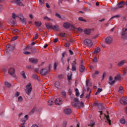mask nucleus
Listing matches in <instances>:
<instances>
[{"instance_id":"nucleus-1","label":"nucleus","mask_w":127,"mask_h":127,"mask_svg":"<svg viewBox=\"0 0 127 127\" xmlns=\"http://www.w3.org/2000/svg\"><path fill=\"white\" fill-rule=\"evenodd\" d=\"M12 14V17L13 19H15L16 17H18L20 21H21L22 23L23 24H26V18H24V17H23V15H22V14H19L18 15H16L15 13L13 12Z\"/></svg>"},{"instance_id":"nucleus-2","label":"nucleus","mask_w":127,"mask_h":127,"mask_svg":"<svg viewBox=\"0 0 127 127\" xmlns=\"http://www.w3.org/2000/svg\"><path fill=\"white\" fill-rule=\"evenodd\" d=\"M51 68V64H49V70L48 71V70H47V69L46 68H43L40 71V74H41V75H43V76H45V75H47V74L48 73V72L50 71Z\"/></svg>"},{"instance_id":"nucleus-3","label":"nucleus","mask_w":127,"mask_h":127,"mask_svg":"<svg viewBox=\"0 0 127 127\" xmlns=\"http://www.w3.org/2000/svg\"><path fill=\"white\" fill-rule=\"evenodd\" d=\"M26 88L27 89L26 94L29 96L31 91H32V87H31V83H29L26 86Z\"/></svg>"},{"instance_id":"nucleus-4","label":"nucleus","mask_w":127,"mask_h":127,"mask_svg":"<svg viewBox=\"0 0 127 127\" xmlns=\"http://www.w3.org/2000/svg\"><path fill=\"white\" fill-rule=\"evenodd\" d=\"M15 72V70L13 68H10L8 71V73L9 75H10V76H12V77H14V78H15L16 76L15 74H14V73Z\"/></svg>"},{"instance_id":"nucleus-5","label":"nucleus","mask_w":127,"mask_h":127,"mask_svg":"<svg viewBox=\"0 0 127 127\" xmlns=\"http://www.w3.org/2000/svg\"><path fill=\"white\" fill-rule=\"evenodd\" d=\"M124 4H125V2L124 1H121L118 4V6L114 7L113 9H120V8L123 7V5H124Z\"/></svg>"},{"instance_id":"nucleus-6","label":"nucleus","mask_w":127,"mask_h":127,"mask_svg":"<svg viewBox=\"0 0 127 127\" xmlns=\"http://www.w3.org/2000/svg\"><path fill=\"white\" fill-rule=\"evenodd\" d=\"M84 43L88 46H92L93 45V42H92V41L88 39L84 40Z\"/></svg>"},{"instance_id":"nucleus-7","label":"nucleus","mask_w":127,"mask_h":127,"mask_svg":"<svg viewBox=\"0 0 127 127\" xmlns=\"http://www.w3.org/2000/svg\"><path fill=\"white\" fill-rule=\"evenodd\" d=\"M120 103L122 105H127V97H122L120 100Z\"/></svg>"},{"instance_id":"nucleus-8","label":"nucleus","mask_w":127,"mask_h":127,"mask_svg":"<svg viewBox=\"0 0 127 127\" xmlns=\"http://www.w3.org/2000/svg\"><path fill=\"white\" fill-rule=\"evenodd\" d=\"M113 42V38L111 37H108L105 39V43L106 44H111Z\"/></svg>"},{"instance_id":"nucleus-9","label":"nucleus","mask_w":127,"mask_h":127,"mask_svg":"<svg viewBox=\"0 0 127 127\" xmlns=\"http://www.w3.org/2000/svg\"><path fill=\"white\" fill-rule=\"evenodd\" d=\"M29 62H31V63H32L33 64H37L38 63V60L37 59H34V58H30L29 59Z\"/></svg>"},{"instance_id":"nucleus-10","label":"nucleus","mask_w":127,"mask_h":127,"mask_svg":"<svg viewBox=\"0 0 127 127\" xmlns=\"http://www.w3.org/2000/svg\"><path fill=\"white\" fill-rule=\"evenodd\" d=\"M126 31H127V28L126 29L123 28V32L122 33V35L123 37L124 38V39H127V33H126Z\"/></svg>"},{"instance_id":"nucleus-11","label":"nucleus","mask_w":127,"mask_h":127,"mask_svg":"<svg viewBox=\"0 0 127 127\" xmlns=\"http://www.w3.org/2000/svg\"><path fill=\"white\" fill-rule=\"evenodd\" d=\"M126 63H127V60H124L121 61L117 64V66H118V67H122V66H123V65H125Z\"/></svg>"},{"instance_id":"nucleus-12","label":"nucleus","mask_w":127,"mask_h":127,"mask_svg":"<svg viewBox=\"0 0 127 127\" xmlns=\"http://www.w3.org/2000/svg\"><path fill=\"white\" fill-rule=\"evenodd\" d=\"M23 1V0H16L15 2L16 4L18 5H20L21 6H24V4H23V3L22 2Z\"/></svg>"},{"instance_id":"nucleus-13","label":"nucleus","mask_w":127,"mask_h":127,"mask_svg":"<svg viewBox=\"0 0 127 127\" xmlns=\"http://www.w3.org/2000/svg\"><path fill=\"white\" fill-rule=\"evenodd\" d=\"M55 103L58 106H60L62 105V100H60L59 98H57L55 100Z\"/></svg>"},{"instance_id":"nucleus-14","label":"nucleus","mask_w":127,"mask_h":127,"mask_svg":"<svg viewBox=\"0 0 127 127\" xmlns=\"http://www.w3.org/2000/svg\"><path fill=\"white\" fill-rule=\"evenodd\" d=\"M71 65H72V68H71L72 71H76V70H77V68H76V62L74 61L73 63L71 64Z\"/></svg>"},{"instance_id":"nucleus-15","label":"nucleus","mask_w":127,"mask_h":127,"mask_svg":"<svg viewBox=\"0 0 127 127\" xmlns=\"http://www.w3.org/2000/svg\"><path fill=\"white\" fill-rule=\"evenodd\" d=\"M8 49H9L10 51H12V50H13V49H14V47H11V46H10V45L9 44H8L6 46V51H7V50H8Z\"/></svg>"},{"instance_id":"nucleus-16","label":"nucleus","mask_w":127,"mask_h":127,"mask_svg":"<svg viewBox=\"0 0 127 127\" xmlns=\"http://www.w3.org/2000/svg\"><path fill=\"white\" fill-rule=\"evenodd\" d=\"M85 71V66L83 64H81L79 67V71L80 73H83Z\"/></svg>"},{"instance_id":"nucleus-17","label":"nucleus","mask_w":127,"mask_h":127,"mask_svg":"<svg viewBox=\"0 0 127 127\" xmlns=\"http://www.w3.org/2000/svg\"><path fill=\"white\" fill-rule=\"evenodd\" d=\"M71 113H72V111L70 108L66 109L64 110V114H65V115H70Z\"/></svg>"},{"instance_id":"nucleus-18","label":"nucleus","mask_w":127,"mask_h":127,"mask_svg":"<svg viewBox=\"0 0 127 127\" xmlns=\"http://www.w3.org/2000/svg\"><path fill=\"white\" fill-rule=\"evenodd\" d=\"M98 108L99 110H100V111H103V110H104V109H105V107H104V106H103V104H102V103L98 104Z\"/></svg>"},{"instance_id":"nucleus-19","label":"nucleus","mask_w":127,"mask_h":127,"mask_svg":"<svg viewBox=\"0 0 127 127\" xmlns=\"http://www.w3.org/2000/svg\"><path fill=\"white\" fill-rule=\"evenodd\" d=\"M84 31V33L87 35H90V34L91 33V29H85Z\"/></svg>"},{"instance_id":"nucleus-20","label":"nucleus","mask_w":127,"mask_h":127,"mask_svg":"<svg viewBox=\"0 0 127 127\" xmlns=\"http://www.w3.org/2000/svg\"><path fill=\"white\" fill-rule=\"evenodd\" d=\"M52 29H53V30H55V31H58V30H59V26L56 24L55 26H53Z\"/></svg>"},{"instance_id":"nucleus-21","label":"nucleus","mask_w":127,"mask_h":127,"mask_svg":"<svg viewBox=\"0 0 127 127\" xmlns=\"http://www.w3.org/2000/svg\"><path fill=\"white\" fill-rule=\"evenodd\" d=\"M63 27L66 29L70 27V23H64L63 24Z\"/></svg>"},{"instance_id":"nucleus-22","label":"nucleus","mask_w":127,"mask_h":127,"mask_svg":"<svg viewBox=\"0 0 127 127\" xmlns=\"http://www.w3.org/2000/svg\"><path fill=\"white\" fill-rule=\"evenodd\" d=\"M105 117L106 118V120L107 121H106V123H109V125H111V120H110V116H109V115L107 116V115H105Z\"/></svg>"},{"instance_id":"nucleus-23","label":"nucleus","mask_w":127,"mask_h":127,"mask_svg":"<svg viewBox=\"0 0 127 127\" xmlns=\"http://www.w3.org/2000/svg\"><path fill=\"white\" fill-rule=\"evenodd\" d=\"M32 79H35L36 80H38V81L40 80V79H39V77L36 74H33L32 75Z\"/></svg>"},{"instance_id":"nucleus-24","label":"nucleus","mask_w":127,"mask_h":127,"mask_svg":"<svg viewBox=\"0 0 127 127\" xmlns=\"http://www.w3.org/2000/svg\"><path fill=\"white\" fill-rule=\"evenodd\" d=\"M100 51H101V49L99 47H97L95 48L94 53V54H98Z\"/></svg>"},{"instance_id":"nucleus-25","label":"nucleus","mask_w":127,"mask_h":127,"mask_svg":"<svg viewBox=\"0 0 127 127\" xmlns=\"http://www.w3.org/2000/svg\"><path fill=\"white\" fill-rule=\"evenodd\" d=\"M65 55H66V53H65V52L63 53V54H62V58L61 59V61H62L63 65H64V58Z\"/></svg>"},{"instance_id":"nucleus-26","label":"nucleus","mask_w":127,"mask_h":127,"mask_svg":"<svg viewBox=\"0 0 127 127\" xmlns=\"http://www.w3.org/2000/svg\"><path fill=\"white\" fill-rule=\"evenodd\" d=\"M115 81H121V75L118 74L114 78Z\"/></svg>"},{"instance_id":"nucleus-27","label":"nucleus","mask_w":127,"mask_h":127,"mask_svg":"<svg viewBox=\"0 0 127 127\" xmlns=\"http://www.w3.org/2000/svg\"><path fill=\"white\" fill-rule=\"evenodd\" d=\"M71 105L72 107H74V108H78V107H79V104L76 102H72Z\"/></svg>"},{"instance_id":"nucleus-28","label":"nucleus","mask_w":127,"mask_h":127,"mask_svg":"<svg viewBox=\"0 0 127 127\" xmlns=\"http://www.w3.org/2000/svg\"><path fill=\"white\" fill-rule=\"evenodd\" d=\"M94 126H95V123L94 121H90L89 124L88 125L89 127H94Z\"/></svg>"},{"instance_id":"nucleus-29","label":"nucleus","mask_w":127,"mask_h":127,"mask_svg":"<svg viewBox=\"0 0 127 127\" xmlns=\"http://www.w3.org/2000/svg\"><path fill=\"white\" fill-rule=\"evenodd\" d=\"M46 25V27H47V28H48V29H52V28H53V26H52V24H45Z\"/></svg>"},{"instance_id":"nucleus-30","label":"nucleus","mask_w":127,"mask_h":127,"mask_svg":"<svg viewBox=\"0 0 127 127\" xmlns=\"http://www.w3.org/2000/svg\"><path fill=\"white\" fill-rule=\"evenodd\" d=\"M55 85L56 88H60V82H59V81H56L55 83Z\"/></svg>"},{"instance_id":"nucleus-31","label":"nucleus","mask_w":127,"mask_h":127,"mask_svg":"<svg viewBox=\"0 0 127 127\" xmlns=\"http://www.w3.org/2000/svg\"><path fill=\"white\" fill-rule=\"evenodd\" d=\"M12 32L14 35H17V33H19V31L18 29H15L12 31Z\"/></svg>"},{"instance_id":"nucleus-32","label":"nucleus","mask_w":127,"mask_h":127,"mask_svg":"<svg viewBox=\"0 0 127 127\" xmlns=\"http://www.w3.org/2000/svg\"><path fill=\"white\" fill-rule=\"evenodd\" d=\"M21 75L24 79H26V75H25V72H24V71H22L21 72Z\"/></svg>"},{"instance_id":"nucleus-33","label":"nucleus","mask_w":127,"mask_h":127,"mask_svg":"<svg viewBox=\"0 0 127 127\" xmlns=\"http://www.w3.org/2000/svg\"><path fill=\"white\" fill-rule=\"evenodd\" d=\"M4 85H5V86H6L7 88H9L10 87H11V84L7 81H5L4 82Z\"/></svg>"},{"instance_id":"nucleus-34","label":"nucleus","mask_w":127,"mask_h":127,"mask_svg":"<svg viewBox=\"0 0 127 127\" xmlns=\"http://www.w3.org/2000/svg\"><path fill=\"white\" fill-rule=\"evenodd\" d=\"M119 92L120 94H123V93H124V88L122 86L119 87Z\"/></svg>"},{"instance_id":"nucleus-35","label":"nucleus","mask_w":127,"mask_h":127,"mask_svg":"<svg viewBox=\"0 0 127 127\" xmlns=\"http://www.w3.org/2000/svg\"><path fill=\"white\" fill-rule=\"evenodd\" d=\"M119 18V17H121V15H116L115 16H114L113 17H112L110 19H109V21L112 20V19H113V18Z\"/></svg>"},{"instance_id":"nucleus-36","label":"nucleus","mask_w":127,"mask_h":127,"mask_svg":"<svg viewBox=\"0 0 127 127\" xmlns=\"http://www.w3.org/2000/svg\"><path fill=\"white\" fill-rule=\"evenodd\" d=\"M53 104H54V102H53V101L51 100H50L48 101V106H50V107H51V106H52Z\"/></svg>"},{"instance_id":"nucleus-37","label":"nucleus","mask_w":127,"mask_h":127,"mask_svg":"<svg viewBox=\"0 0 127 127\" xmlns=\"http://www.w3.org/2000/svg\"><path fill=\"white\" fill-rule=\"evenodd\" d=\"M103 91V89L102 88H98L97 92L95 93V95H99V93H101Z\"/></svg>"},{"instance_id":"nucleus-38","label":"nucleus","mask_w":127,"mask_h":127,"mask_svg":"<svg viewBox=\"0 0 127 127\" xmlns=\"http://www.w3.org/2000/svg\"><path fill=\"white\" fill-rule=\"evenodd\" d=\"M35 24L37 27H39L42 24L41 22H35Z\"/></svg>"},{"instance_id":"nucleus-39","label":"nucleus","mask_w":127,"mask_h":127,"mask_svg":"<svg viewBox=\"0 0 127 127\" xmlns=\"http://www.w3.org/2000/svg\"><path fill=\"white\" fill-rule=\"evenodd\" d=\"M77 104H79V106L78 107H77L78 108H81V107H84V103H83V102H78Z\"/></svg>"},{"instance_id":"nucleus-40","label":"nucleus","mask_w":127,"mask_h":127,"mask_svg":"<svg viewBox=\"0 0 127 127\" xmlns=\"http://www.w3.org/2000/svg\"><path fill=\"white\" fill-rule=\"evenodd\" d=\"M35 110H36V107H34L30 112V115H32V114H34L35 112Z\"/></svg>"},{"instance_id":"nucleus-41","label":"nucleus","mask_w":127,"mask_h":127,"mask_svg":"<svg viewBox=\"0 0 127 127\" xmlns=\"http://www.w3.org/2000/svg\"><path fill=\"white\" fill-rule=\"evenodd\" d=\"M10 23H11V24H15V19H13V18H11L10 20Z\"/></svg>"},{"instance_id":"nucleus-42","label":"nucleus","mask_w":127,"mask_h":127,"mask_svg":"<svg viewBox=\"0 0 127 127\" xmlns=\"http://www.w3.org/2000/svg\"><path fill=\"white\" fill-rule=\"evenodd\" d=\"M67 80L68 81H71V80H72V74L67 75Z\"/></svg>"},{"instance_id":"nucleus-43","label":"nucleus","mask_w":127,"mask_h":127,"mask_svg":"<svg viewBox=\"0 0 127 127\" xmlns=\"http://www.w3.org/2000/svg\"><path fill=\"white\" fill-rule=\"evenodd\" d=\"M99 74H100V72H99V71H98V70H96V71H95V73L94 74H93L92 76L96 77V75H98Z\"/></svg>"},{"instance_id":"nucleus-44","label":"nucleus","mask_w":127,"mask_h":127,"mask_svg":"<svg viewBox=\"0 0 127 127\" xmlns=\"http://www.w3.org/2000/svg\"><path fill=\"white\" fill-rule=\"evenodd\" d=\"M78 19L80 21H84V22H87V20H86V19L83 18V17H79V18H78Z\"/></svg>"},{"instance_id":"nucleus-45","label":"nucleus","mask_w":127,"mask_h":127,"mask_svg":"<svg viewBox=\"0 0 127 127\" xmlns=\"http://www.w3.org/2000/svg\"><path fill=\"white\" fill-rule=\"evenodd\" d=\"M127 73V66L126 67V68H124V69H123L124 75H126Z\"/></svg>"},{"instance_id":"nucleus-46","label":"nucleus","mask_w":127,"mask_h":127,"mask_svg":"<svg viewBox=\"0 0 127 127\" xmlns=\"http://www.w3.org/2000/svg\"><path fill=\"white\" fill-rule=\"evenodd\" d=\"M57 66H58V63H55L54 64V69L55 70H56L57 68Z\"/></svg>"},{"instance_id":"nucleus-47","label":"nucleus","mask_w":127,"mask_h":127,"mask_svg":"<svg viewBox=\"0 0 127 127\" xmlns=\"http://www.w3.org/2000/svg\"><path fill=\"white\" fill-rule=\"evenodd\" d=\"M115 83H116V80H113V81L109 82V84L110 85H114V84H115Z\"/></svg>"},{"instance_id":"nucleus-48","label":"nucleus","mask_w":127,"mask_h":127,"mask_svg":"<svg viewBox=\"0 0 127 127\" xmlns=\"http://www.w3.org/2000/svg\"><path fill=\"white\" fill-rule=\"evenodd\" d=\"M93 62H94V63H97V62H98V59L96 57H94L93 59Z\"/></svg>"},{"instance_id":"nucleus-49","label":"nucleus","mask_w":127,"mask_h":127,"mask_svg":"<svg viewBox=\"0 0 127 127\" xmlns=\"http://www.w3.org/2000/svg\"><path fill=\"white\" fill-rule=\"evenodd\" d=\"M23 99L22 98V97L19 96L18 98V102H22Z\"/></svg>"},{"instance_id":"nucleus-50","label":"nucleus","mask_w":127,"mask_h":127,"mask_svg":"<svg viewBox=\"0 0 127 127\" xmlns=\"http://www.w3.org/2000/svg\"><path fill=\"white\" fill-rule=\"evenodd\" d=\"M120 123H121V124H126V120L124 119H122L121 120H120Z\"/></svg>"},{"instance_id":"nucleus-51","label":"nucleus","mask_w":127,"mask_h":127,"mask_svg":"<svg viewBox=\"0 0 127 127\" xmlns=\"http://www.w3.org/2000/svg\"><path fill=\"white\" fill-rule=\"evenodd\" d=\"M16 39H17V36L13 37L12 38V39H11V41H14V40H16Z\"/></svg>"},{"instance_id":"nucleus-52","label":"nucleus","mask_w":127,"mask_h":127,"mask_svg":"<svg viewBox=\"0 0 127 127\" xmlns=\"http://www.w3.org/2000/svg\"><path fill=\"white\" fill-rule=\"evenodd\" d=\"M38 38V34H36L35 36L33 37V40H35V39H37Z\"/></svg>"},{"instance_id":"nucleus-53","label":"nucleus","mask_w":127,"mask_h":127,"mask_svg":"<svg viewBox=\"0 0 127 127\" xmlns=\"http://www.w3.org/2000/svg\"><path fill=\"white\" fill-rule=\"evenodd\" d=\"M107 76V74H106V72H104L102 75V81L105 79V77Z\"/></svg>"},{"instance_id":"nucleus-54","label":"nucleus","mask_w":127,"mask_h":127,"mask_svg":"<svg viewBox=\"0 0 127 127\" xmlns=\"http://www.w3.org/2000/svg\"><path fill=\"white\" fill-rule=\"evenodd\" d=\"M24 54H25V55H29L30 54H31V53L29 52L24 51Z\"/></svg>"},{"instance_id":"nucleus-55","label":"nucleus","mask_w":127,"mask_h":127,"mask_svg":"<svg viewBox=\"0 0 127 127\" xmlns=\"http://www.w3.org/2000/svg\"><path fill=\"white\" fill-rule=\"evenodd\" d=\"M65 47H69L70 46V43L69 42H66L65 45Z\"/></svg>"},{"instance_id":"nucleus-56","label":"nucleus","mask_w":127,"mask_h":127,"mask_svg":"<svg viewBox=\"0 0 127 127\" xmlns=\"http://www.w3.org/2000/svg\"><path fill=\"white\" fill-rule=\"evenodd\" d=\"M56 16L59 18H61V15H60L58 13H56Z\"/></svg>"},{"instance_id":"nucleus-57","label":"nucleus","mask_w":127,"mask_h":127,"mask_svg":"<svg viewBox=\"0 0 127 127\" xmlns=\"http://www.w3.org/2000/svg\"><path fill=\"white\" fill-rule=\"evenodd\" d=\"M62 95L64 97V98H65V97H66V92H62Z\"/></svg>"},{"instance_id":"nucleus-58","label":"nucleus","mask_w":127,"mask_h":127,"mask_svg":"<svg viewBox=\"0 0 127 127\" xmlns=\"http://www.w3.org/2000/svg\"><path fill=\"white\" fill-rule=\"evenodd\" d=\"M90 96H91V91L89 92L88 95H87L86 96V99H89V98H90Z\"/></svg>"},{"instance_id":"nucleus-59","label":"nucleus","mask_w":127,"mask_h":127,"mask_svg":"<svg viewBox=\"0 0 127 127\" xmlns=\"http://www.w3.org/2000/svg\"><path fill=\"white\" fill-rule=\"evenodd\" d=\"M65 33H60V35L62 37H65Z\"/></svg>"},{"instance_id":"nucleus-60","label":"nucleus","mask_w":127,"mask_h":127,"mask_svg":"<svg viewBox=\"0 0 127 127\" xmlns=\"http://www.w3.org/2000/svg\"><path fill=\"white\" fill-rule=\"evenodd\" d=\"M31 49L32 52H33V53L36 52V50L35 49V48H31Z\"/></svg>"},{"instance_id":"nucleus-61","label":"nucleus","mask_w":127,"mask_h":127,"mask_svg":"<svg viewBox=\"0 0 127 127\" xmlns=\"http://www.w3.org/2000/svg\"><path fill=\"white\" fill-rule=\"evenodd\" d=\"M40 1V4H43L44 3V0H39Z\"/></svg>"},{"instance_id":"nucleus-62","label":"nucleus","mask_w":127,"mask_h":127,"mask_svg":"<svg viewBox=\"0 0 127 127\" xmlns=\"http://www.w3.org/2000/svg\"><path fill=\"white\" fill-rule=\"evenodd\" d=\"M74 101L75 102V103H78L79 102V99H78L77 98H74Z\"/></svg>"},{"instance_id":"nucleus-63","label":"nucleus","mask_w":127,"mask_h":127,"mask_svg":"<svg viewBox=\"0 0 127 127\" xmlns=\"http://www.w3.org/2000/svg\"><path fill=\"white\" fill-rule=\"evenodd\" d=\"M44 19H45L46 20H50V18L47 16L44 17Z\"/></svg>"},{"instance_id":"nucleus-64","label":"nucleus","mask_w":127,"mask_h":127,"mask_svg":"<svg viewBox=\"0 0 127 127\" xmlns=\"http://www.w3.org/2000/svg\"><path fill=\"white\" fill-rule=\"evenodd\" d=\"M31 127H38V126L37 124H33Z\"/></svg>"}]
</instances>
